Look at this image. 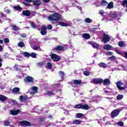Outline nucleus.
I'll list each match as a JSON object with an SVG mask.
<instances>
[{"instance_id": "nucleus-1", "label": "nucleus", "mask_w": 127, "mask_h": 127, "mask_svg": "<svg viewBox=\"0 0 127 127\" xmlns=\"http://www.w3.org/2000/svg\"><path fill=\"white\" fill-rule=\"evenodd\" d=\"M48 18L50 21H59L62 20V16L58 12H54V14L50 15Z\"/></svg>"}, {"instance_id": "nucleus-2", "label": "nucleus", "mask_w": 127, "mask_h": 127, "mask_svg": "<svg viewBox=\"0 0 127 127\" xmlns=\"http://www.w3.org/2000/svg\"><path fill=\"white\" fill-rule=\"evenodd\" d=\"M74 109H82V110H85L87 111L90 109V107L88 105V104H85L83 105L82 104H77L74 107Z\"/></svg>"}, {"instance_id": "nucleus-3", "label": "nucleus", "mask_w": 127, "mask_h": 127, "mask_svg": "<svg viewBox=\"0 0 127 127\" xmlns=\"http://www.w3.org/2000/svg\"><path fill=\"white\" fill-rule=\"evenodd\" d=\"M50 56L53 62H55L56 61H60V60H61V57L57 55L56 54L53 53L50 55Z\"/></svg>"}, {"instance_id": "nucleus-4", "label": "nucleus", "mask_w": 127, "mask_h": 127, "mask_svg": "<svg viewBox=\"0 0 127 127\" xmlns=\"http://www.w3.org/2000/svg\"><path fill=\"white\" fill-rule=\"evenodd\" d=\"M117 87L119 90H121L123 91V90H125L126 89V85L124 84V83L121 81H118L116 83Z\"/></svg>"}, {"instance_id": "nucleus-5", "label": "nucleus", "mask_w": 127, "mask_h": 127, "mask_svg": "<svg viewBox=\"0 0 127 127\" xmlns=\"http://www.w3.org/2000/svg\"><path fill=\"white\" fill-rule=\"evenodd\" d=\"M111 40V37L107 34H104L103 35L102 41L104 43H108Z\"/></svg>"}, {"instance_id": "nucleus-6", "label": "nucleus", "mask_w": 127, "mask_h": 127, "mask_svg": "<svg viewBox=\"0 0 127 127\" xmlns=\"http://www.w3.org/2000/svg\"><path fill=\"white\" fill-rule=\"evenodd\" d=\"M119 114H120L119 109H116L113 110L111 114V118L114 119V118H115V117H118V116H119Z\"/></svg>"}, {"instance_id": "nucleus-7", "label": "nucleus", "mask_w": 127, "mask_h": 127, "mask_svg": "<svg viewBox=\"0 0 127 127\" xmlns=\"http://www.w3.org/2000/svg\"><path fill=\"white\" fill-rule=\"evenodd\" d=\"M22 127H31V123L27 121H23L19 122Z\"/></svg>"}, {"instance_id": "nucleus-8", "label": "nucleus", "mask_w": 127, "mask_h": 127, "mask_svg": "<svg viewBox=\"0 0 127 127\" xmlns=\"http://www.w3.org/2000/svg\"><path fill=\"white\" fill-rule=\"evenodd\" d=\"M47 29V27L45 26H43L41 28V34L42 35H45L46 34H47V31L46 30Z\"/></svg>"}, {"instance_id": "nucleus-9", "label": "nucleus", "mask_w": 127, "mask_h": 127, "mask_svg": "<svg viewBox=\"0 0 127 127\" xmlns=\"http://www.w3.org/2000/svg\"><path fill=\"white\" fill-rule=\"evenodd\" d=\"M64 47L58 45L56 48H54V50H55V51H64Z\"/></svg>"}, {"instance_id": "nucleus-10", "label": "nucleus", "mask_w": 127, "mask_h": 127, "mask_svg": "<svg viewBox=\"0 0 127 127\" xmlns=\"http://www.w3.org/2000/svg\"><path fill=\"white\" fill-rule=\"evenodd\" d=\"M22 14L24 15L25 16H30V14H31V12L29 10H23L22 12Z\"/></svg>"}, {"instance_id": "nucleus-11", "label": "nucleus", "mask_w": 127, "mask_h": 127, "mask_svg": "<svg viewBox=\"0 0 127 127\" xmlns=\"http://www.w3.org/2000/svg\"><path fill=\"white\" fill-rule=\"evenodd\" d=\"M19 100H20V101L23 103H25V102L28 100V97L21 95L19 97Z\"/></svg>"}, {"instance_id": "nucleus-12", "label": "nucleus", "mask_w": 127, "mask_h": 127, "mask_svg": "<svg viewBox=\"0 0 127 127\" xmlns=\"http://www.w3.org/2000/svg\"><path fill=\"white\" fill-rule=\"evenodd\" d=\"M32 89L33 90L32 92H31L32 95H34L38 92V87L37 86H33Z\"/></svg>"}, {"instance_id": "nucleus-13", "label": "nucleus", "mask_w": 127, "mask_h": 127, "mask_svg": "<svg viewBox=\"0 0 127 127\" xmlns=\"http://www.w3.org/2000/svg\"><path fill=\"white\" fill-rule=\"evenodd\" d=\"M25 81L31 83V82H33V78L31 76H27L25 79Z\"/></svg>"}, {"instance_id": "nucleus-14", "label": "nucleus", "mask_w": 127, "mask_h": 127, "mask_svg": "<svg viewBox=\"0 0 127 127\" xmlns=\"http://www.w3.org/2000/svg\"><path fill=\"white\" fill-rule=\"evenodd\" d=\"M82 36L83 38H84L85 39H86V40L90 39V38H91V36L90 35V34L88 33L82 34Z\"/></svg>"}, {"instance_id": "nucleus-15", "label": "nucleus", "mask_w": 127, "mask_h": 127, "mask_svg": "<svg viewBox=\"0 0 127 127\" xmlns=\"http://www.w3.org/2000/svg\"><path fill=\"white\" fill-rule=\"evenodd\" d=\"M19 88L18 87H14L12 90V93H14L15 94H20Z\"/></svg>"}, {"instance_id": "nucleus-16", "label": "nucleus", "mask_w": 127, "mask_h": 127, "mask_svg": "<svg viewBox=\"0 0 127 127\" xmlns=\"http://www.w3.org/2000/svg\"><path fill=\"white\" fill-rule=\"evenodd\" d=\"M33 4L34 5H36L37 6L38 5H40L41 4V0H33Z\"/></svg>"}, {"instance_id": "nucleus-17", "label": "nucleus", "mask_w": 127, "mask_h": 127, "mask_svg": "<svg viewBox=\"0 0 127 127\" xmlns=\"http://www.w3.org/2000/svg\"><path fill=\"white\" fill-rule=\"evenodd\" d=\"M13 8L15 10H17V11H21L22 10V8L19 5L13 6Z\"/></svg>"}, {"instance_id": "nucleus-18", "label": "nucleus", "mask_w": 127, "mask_h": 127, "mask_svg": "<svg viewBox=\"0 0 127 127\" xmlns=\"http://www.w3.org/2000/svg\"><path fill=\"white\" fill-rule=\"evenodd\" d=\"M103 49L105 50H112V46L110 45H105L103 47Z\"/></svg>"}, {"instance_id": "nucleus-19", "label": "nucleus", "mask_w": 127, "mask_h": 127, "mask_svg": "<svg viewBox=\"0 0 127 127\" xmlns=\"http://www.w3.org/2000/svg\"><path fill=\"white\" fill-rule=\"evenodd\" d=\"M58 24L59 25H61V26H64V27L69 26V24H68V23L64 22H62V21L59 22Z\"/></svg>"}, {"instance_id": "nucleus-20", "label": "nucleus", "mask_w": 127, "mask_h": 127, "mask_svg": "<svg viewBox=\"0 0 127 127\" xmlns=\"http://www.w3.org/2000/svg\"><path fill=\"white\" fill-rule=\"evenodd\" d=\"M7 97L3 95H0V101L1 102H4V101H6Z\"/></svg>"}, {"instance_id": "nucleus-21", "label": "nucleus", "mask_w": 127, "mask_h": 127, "mask_svg": "<svg viewBox=\"0 0 127 127\" xmlns=\"http://www.w3.org/2000/svg\"><path fill=\"white\" fill-rule=\"evenodd\" d=\"M73 83L74 85H81L82 84V81L75 79L73 80Z\"/></svg>"}, {"instance_id": "nucleus-22", "label": "nucleus", "mask_w": 127, "mask_h": 127, "mask_svg": "<svg viewBox=\"0 0 127 127\" xmlns=\"http://www.w3.org/2000/svg\"><path fill=\"white\" fill-rule=\"evenodd\" d=\"M103 82L104 85L111 84V81H110V79H109L108 78L105 79L104 80H103Z\"/></svg>"}, {"instance_id": "nucleus-23", "label": "nucleus", "mask_w": 127, "mask_h": 127, "mask_svg": "<svg viewBox=\"0 0 127 127\" xmlns=\"http://www.w3.org/2000/svg\"><path fill=\"white\" fill-rule=\"evenodd\" d=\"M81 123H82V121L76 119L72 121V125H80Z\"/></svg>"}, {"instance_id": "nucleus-24", "label": "nucleus", "mask_w": 127, "mask_h": 127, "mask_svg": "<svg viewBox=\"0 0 127 127\" xmlns=\"http://www.w3.org/2000/svg\"><path fill=\"white\" fill-rule=\"evenodd\" d=\"M23 55L24 57H26L27 58H29V57H30V53L27 52H23Z\"/></svg>"}, {"instance_id": "nucleus-25", "label": "nucleus", "mask_w": 127, "mask_h": 127, "mask_svg": "<svg viewBox=\"0 0 127 127\" xmlns=\"http://www.w3.org/2000/svg\"><path fill=\"white\" fill-rule=\"evenodd\" d=\"M98 66L102 68H107V64L105 63H100L98 64Z\"/></svg>"}, {"instance_id": "nucleus-26", "label": "nucleus", "mask_w": 127, "mask_h": 127, "mask_svg": "<svg viewBox=\"0 0 127 127\" xmlns=\"http://www.w3.org/2000/svg\"><path fill=\"white\" fill-rule=\"evenodd\" d=\"M4 127H8L10 126V122L8 120H5L3 123Z\"/></svg>"}, {"instance_id": "nucleus-27", "label": "nucleus", "mask_w": 127, "mask_h": 127, "mask_svg": "<svg viewBox=\"0 0 127 127\" xmlns=\"http://www.w3.org/2000/svg\"><path fill=\"white\" fill-rule=\"evenodd\" d=\"M19 112H20V110H17L15 111H11V115H12L13 116H16V115H17V114H18V113H19Z\"/></svg>"}, {"instance_id": "nucleus-28", "label": "nucleus", "mask_w": 127, "mask_h": 127, "mask_svg": "<svg viewBox=\"0 0 127 127\" xmlns=\"http://www.w3.org/2000/svg\"><path fill=\"white\" fill-rule=\"evenodd\" d=\"M103 80L102 78H96V84H102L103 83Z\"/></svg>"}, {"instance_id": "nucleus-29", "label": "nucleus", "mask_w": 127, "mask_h": 127, "mask_svg": "<svg viewBox=\"0 0 127 127\" xmlns=\"http://www.w3.org/2000/svg\"><path fill=\"white\" fill-rule=\"evenodd\" d=\"M109 89V90H105V88L103 89V90H105V93L107 95H111L112 94V89L108 88Z\"/></svg>"}, {"instance_id": "nucleus-30", "label": "nucleus", "mask_w": 127, "mask_h": 127, "mask_svg": "<svg viewBox=\"0 0 127 127\" xmlns=\"http://www.w3.org/2000/svg\"><path fill=\"white\" fill-rule=\"evenodd\" d=\"M114 7V2H110L107 5V8H113Z\"/></svg>"}, {"instance_id": "nucleus-31", "label": "nucleus", "mask_w": 127, "mask_h": 127, "mask_svg": "<svg viewBox=\"0 0 127 127\" xmlns=\"http://www.w3.org/2000/svg\"><path fill=\"white\" fill-rule=\"evenodd\" d=\"M18 46L19 47H21V48H23L25 45H24V43H23V42H20L18 43Z\"/></svg>"}, {"instance_id": "nucleus-32", "label": "nucleus", "mask_w": 127, "mask_h": 127, "mask_svg": "<svg viewBox=\"0 0 127 127\" xmlns=\"http://www.w3.org/2000/svg\"><path fill=\"white\" fill-rule=\"evenodd\" d=\"M101 4L104 6H106V5H108V2L105 0H103L101 1Z\"/></svg>"}, {"instance_id": "nucleus-33", "label": "nucleus", "mask_w": 127, "mask_h": 127, "mask_svg": "<svg viewBox=\"0 0 127 127\" xmlns=\"http://www.w3.org/2000/svg\"><path fill=\"white\" fill-rule=\"evenodd\" d=\"M85 22H86V23H91V22H93V20H91L89 18H86L85 19Z\"/></svg>"}, {"instance_id": "nucleus-34", "label": "nucleus", "mask_w": 127, "mask_h": 127, "mask_svg": "<svg viewBox=\"0 0 127 127\" xmlns=\"http://www.w3.org/2000/svg\"><path fill=\"white\" fill-rule=\"evenodd\" d=\"M47 67L48 69H52V64L51 63L48 62L47 63Z\"/></svg>"}, {"instance_id": "nucleus-35", "label": "nucleus", "mask_w": 127, "mask_h": 127, "mask_svg": "<svg viewBox=\"0 0 127 127\" xmlns=\"http://www.w3.org/2000/svg\"><path fill=\"white\" fill-rule=\"evenodd\" d=\"M127 4V0H123V1L122 2L121 5H122V6H124V7H125Z\"/></svg>"}, {"instance_id": "nucleus-36", "label": "nucleus", "mask_w": 127, "mask_h": 127, "mask_svg": "<svg viewBox=\"0 0 127 127\" xmlns=\"http://www.w3.org/2000/svg\"><path fill=\"white\" fill-rule=\"evenodd\" d=\"M12 28L14 31H18V27L16 26L15 25H12Z\"/></svg>"}, {"instance_id": "nucleus-37", "label": "nucleus", "mask_w": 127, "mask_h": 127, "mask_svg": "<svg viewBox=\"0 0 127 127\" xmlns=\"http://www.w3.org/2000/svg\"><path fill=\"white\" fill-rule=\"evenodd\" d=\"M118 45L120 47H124V46H125V42L123 41H120L118 43Z\"/></svg>"}, {"instance_id": "nucleus-38", "label": "nucleus", "mask_w": 127, "mask_h": 127, "mask_svg": "<svg viewBox=\"0 0 127 127\" xmlns=\"http://www.w3.org/2000/svg\"><path fill=\"white\" fill-rule=\"evenodd\" d=\"M47 94L48 95V96H53V95H55V94L54 93V92H53V91H47Z\"/></svg>"}, {"instance_id": "nucleus-39", "label": "nucleus", "mask_w": 127, "mask_h": 127, "mask_svg": "<svg viewBox=\"0 0 127 127\" xmlns=\"http://www.w3.org/2000/svg\"><path fill=\"white\" fill-rule=\"evenodd\" d=\"M32 57V58H36V53H31L30 54V57Z\"/></svg>"}, {"instance_id": "nucleus-40", "label": "nucleus", "mask_w": 127, "mask_h": 127, "mask_svg": "<svg viewBox=\"0 0 127 127\" xmlns=\"http://www.w3.org/2000/svg\"><path fill=\"white\" fill-rule=\"evenodd\" d=\"M59 74L62 78H64V77H65V73H64V72L62 71H60Z\"/></svg>"}, {"instance_id": "nucleus-41", "label": "nucleus", "mask_w": 127, "mask_h": 127, "mask_svg": "<svg viewBox=\"0 0 127 127\" xmlns=\"http://www.w3.org/2000/svg\"><path fill=\"white\" fill-rule=\"evenodd\" d=\"M123 98H124V95H118L117 96V100H122Z\"/></svg>"}, {"instance_id": "nucleus-42", "label": "nucleus", "mask_w": 127, "mask_h": 127, "mask_svg": "<svg viewBox=\"0 0 127 127\" xmlns=\"http://www.w3.org/2000/svg\"><path fill=\"white\" fill-rule=\"evenodd\" d=\"M83 74L85 76H89L90 75V71L87 70L84 71Z\"/></svg>"}, {"instance_id": "nucleus-43", "label": "nucleus", "mask_w": 127, "mask_h": 127, "mask_svg": "<svg viewBox=\"0 0 127 127\" xmlns=\"http://www.w3.org/2000/svg\"><path fill=\"white\" fill-rule=\"evenodd\" d=\"M84 116V115L82 113H78L76 115V118H82V117H83Z\"/></svg>"}, {"instance_id": "nucleus-44", "label": "nucleus", "mask_w": 127, "mask_h": 127, "mask_svg": "<svg viewBox=\"0 0 127 127\" xmlns=\"http://www.w3.org/2000/svg\"><path fill=\"white\" fill-rule=\"evenodd\" d=\"M117 124L118 125V126H120V127H124V125H125V124L123 122H118Z\"/></svg>"}, {"instance_id": "nucleus-45", "label": "nucleus", "mask_w": 127, "mask_h": 127, "mask_svg": "<svg viewBox=\"0 0 127 127\" xmlns=\"http://www.w3.org/2000/svg\"><path fill=\"white\" fill-rule=\"evenodd\" d=\"M11 102L13 103V105H14V106H18V103L16 102V101H15L14 100H12L11 101Z\"/></svg>"}, {"instance_id": "nucleus-46", "label": "nucleus", "mask_w": 127, "mask_h": 127, "mask_svg": "<svg viewBox=\"0 0 127 127\" xmlns=\"http://www.w3.org/2000/svg\"><path fill=\"white\" fill-rule=\"evenodd\" d=\"M109 59L111 61H114V60H116V57L115 56L110 57L109 58Z\"/></svg>"}, {"instance_id": "nucleus-47", "label": "nucleus", "mask_w": 127, "mask_h": 127, "mask_svg": "<svg viewBox=\"0 0 127 127\" xmlns=\"http://www.w3.org/2000/svg\"><path fill=\"white\" fill-rule=\"evenodd\" d=\"M31 27H33V28H37V25L35 24L34 23H32L31 24Z\"/></svg>"}, {"instance_id": "nucleus-48", "label": "nucleus", "mask_w": 127, "mask_h": 127, "mask_svg": "<svg viewBox=\"0 0 127 127\" xmlns=\"http://www.w3.org/2000/svg\"><path fill=\"white\" fill-rule=\"evenodd\" d=\"M4 42L5 43H9V39L8 38H5L4 39Z\"/></svg>"}, {"instance_id": "nucleus-49", "label": "nucleus", "mask_w": 127, "mask_h": 127, "mask_svg": "<svg viewBox=\"0 0 127 127\" xmlns=\"http://www.w3.org/2000/svg\"><path fill=\"white\" fill-rule=\"evenodd\" d=\"M40 47V46H34L33 47V50H38V49H39Z\"/></svg>"}, {"instance_id": "nucleus-50", "label": "nucleus", "mask_w": 127, "mask_h": 127, "mask_svg": "<svg viewBox=\"0 0 127 127\" xmlns=\"http://www.w3.org/2000/svg\"><path fill=\"white\" fill-rule=\"evenodd\" d=\"M90 44L93 47V48H96V43L95 42H91Z\"/></svg>"}, {"instance_id": "nucleus-51", "label": "nucleus", "mask_w": 127, "mask_h": 127, "mask_svg": "<svg viewBox=\"0 0 127 127\" xmlns=\"http://www.w3.org/2000/svg\"><path fill=\"white\" fill-rule=\"evenodd\" d=\"M20 36H21L22 38H26V34H20Z\"/></svg>"}, {"instance_id": "nucleus-52", "label": "nucleus", "mask_w": 127, "mask_h": 127, "mask_svg": "<svg viewBox=\"0 0 127 127\" xmlns=\"http://www.w3.org/2000/svg\"><path fill=\"white\" fill-rule=\"evenodd\" d=\"M47 27L49 30H51V29L53 28V27L52 26V25H51V24L48 25Z\"/></svg>"}, {"instance_id": "nucleus-53", "label": "nucleus", "mask_w": 127, "mask_h": 127, "mask_svg": "<svg viewBox=\"0 0 127 127\" xmlns=\"http://www.w3.org/2000/svg\"><path fill=\"white\" fill-rule=\"evenodd\" d=\"M23 4H24L25 6H31V4L29 3L24 2Z\"/></svg>"}, {"instance_id": "nucleus-54", "label": "nucleus", "mask_w": 127, "mask_h": 127, "mask_svg": "<svg viewBox=\"0 0 127 127\" xmlns=\"http://www.w3.org/2000/svg\"><path fill=\"white\" fill-rule=\"evenodd\" d=\"M113 54H114V53L112 52H108L106 53V55H108L109 56H111V55H113Z\"/></svg>"}, {"instance_id": "nucleus-55", "label": "nucleus", "mask_w": 127, "mask_h": 127, "mask_svg": "<svg viewBox=\"0 0 127 127\" xmlns=\"http://www.w3.org/2000/svg\"><path fill=\"white\" fill-rule=\"evenodd\" d=\"M90 83H92V84H95L96 83V78H93L91 81Z\"/></svg>"}, {"instance_id": "nucleus-56", "label": "nucleus", "mask_w": 127, "mask_h": 127, "mask_svg": "<svg viewBox=\"0 0 127 127\" xmlns=\"http://www.w3.org/2000/svg\"><path fill=\"white\" fill-rule=\"evenodd\" d=\"M99 13L100 14H101V15H103L104 14V13H105V12L104 11V10H100L99 11Z\"/></svg>"}, {"instance_id": "nucleus-57", "label": "nucleus", "mask_w": 127, "mask_h": 127, "mask_svg": "<svg viewBox=\"0 0 127 127\" xmlns=\"http://www.w3.org/2000/svg\"><path fill=\"white\" fill-rule=\"evenodd\" d=\"M33 0H25V1L27 2H33Z\"/></svg>"}, {"instance_id": "nucleus-58", "label": "nucleus", "mask_w": 127, "mask_h": 127, "mask_svg": "<svg viewBox=\"0 0 127 127\" xmlns=\"http://www.w3.org/2000/svg\"><path fill=\"white\" fill-rule=\"evenodd\" d=\"M5 12H6V13H7L8 14H9V13H10V10L8 9L5 10Z\"/></svg>"}, {"instance_id": "nucleus-59", "label": "nucleus", "mask_w": 127, "mask_h": 127, "mask_svg": "<svg viewBox=\"0 0 127 127\" xmlns=\"http://www.w3.org/2000/svg\"><path fill=\"white\" fill-rule=\"evenodd\" d=\"M124 56L125 58H127V52H125L124 53Z\"/></svg>"}, {"instance_id": "nucleus-60", "label": "nucleus", "mask_w": 127, "mask_h": 127, "mask_svg": "<svg viewBox=\"0 0 127 127\" xmlns=\"http://www.w3.org/2000/svg\"><path fill=\"white\" fill-rule=\"evenodd\" d=\"M116 70H118V71H120V69L117 68H114L112 69V71H116Z\"/></svg>"}, {"instance_id": "nucleus-61", "label": "nucleus", "mask_w": 127, "mask_h": 127, "mask_svg": "<svg viewBox=\"0 0 127 127\" xmlns=\"http://www.w3.org/2000/svg\"><path fill=\"white\" fill-rule=\"evenodd\" d=\"M44 2H46V3H47L50 1V0H44Z\"/></svg>"}, {"instance_id": "nucleus-62", "label": "nucleus", "mask_w": 127, "mask_h": 127, "mask_svg": "<svg viewBox=\"0 0 127 127\" xmlns=\"http://www.w3.org/2000/svg\"><path fill=\"white\" fill-rule=\"evenodd\" d=\"M3 49V48H2V46L0 45V51H2V50Z\"/></svg>"}, {"instance_id": "nucleus-63", "label": "nucleus", "mask_w": 127, "mask_h": 127, "mask_svg": "<svg viewBox=\"0 0 127 127\" xmlns=\"http://www.w3.org/2000/svg\"><path fill=\"white\" fill-rule=\"evenodd\" d=\"M122 68H123V70H126V67L123 65H121Z\"/></svg>"}, {"instance_id": "nucleus-64", "label": "nucleus", "mask_w": 127, "mask_h": 127, "mask_svg": "<svg viewBox=\"0 0 127 127\" xmlns=\"http://www.w3.org/2000/svg\"><path fill=\"white\" fill-rule=\"evenodd\" d=\"M96 48H100V46L97 44H96Z\"/></svg>"}]
</instances>
